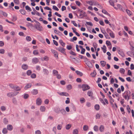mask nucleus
<instances>
[{
	"instance_id": "473e14b6",
	"label": "nucleus",
	"mask_w": 134,
	"mask_h": 134,
	"mask_svg": "<svg viewBox=\"0 0 134 134\" xmlns=\"http://www.w3.org/2000/svg\"><path fill=\"white\" fill-rule=\"evenodd\" d=\"M53 74L55 76H56L58 74V72L55 70H53Z\"/></svg>"
},
{
	"instance_id": "72a5a7b5",
	"label": "nucleus",
	"mask_w": 134,
	"mask_h": 134,
	"mask_svg": "<svg viewBox=\"0 0 134 134\" xmlns=\"http://www.w3.org/2000/svg\"><path fill=\"white\" fill-rule=\"evenodd\" d=\"M71 125L70 124H68L66 126V129L67 130H69L71 128Z\"/></svg>"
},
{
	"instance_id": "ddd939ff",
	"label": "nucleus",
	"mask_w": 134,
	"mask_h": 134,
	"mask_svg": "<svg viewBox=\"0 0 134 134\" xmlns=\"http://www.w3.org/2000/svg\"><path fill=\"white\" fill-rule=\"evenodd\" d=\"M38 93V90L37 89H34L32 90V93L33 95H36Z\"/></svg>"
},
{
	"instance_id": "a211bd4d",
	"label": "nucleus",
	"mask_w": 134,
	"mask_h": 134,
	"mask_svg": "<svg viewBox=\"0 0 134 134\" xmlns=\"http://www.w3.org/2000/svg\"><path fill=\"white\" fill-rule=\"evenodd\" d=\"M117 6L120 10H121L124 12L125 9H123V7H122L121 5L118 4L117 5Z\"/></svg>"
},
{
	"instance_id": "e433bc0d",
	"label": "nucleus",
	"mask_w": 134,
	"mask_h": 134,
	"mask_svg": "<svg viewBox=\"0 0 134 134\" xmlns=\"http://www.w3.org/2000/svg\"><path fill=\"white\" fill-rule=\"evenodd\" d=\"M93 129L94 131L97 132L98 130V127L97 126L95 125L93 127Z\"/></svg>"
},
{
	"instance_id": "680f3d73",
	"label": "nucleus",
	"mask_w": 134,
	"mask_h": 134,
	"mask_svg": "<svg viewBox=\"0 0 134 134\" xmlns=\"http://www.w3.org/2000/svg\"><path fill=\"white\" fill-rule=\"evenodd\" d=\"M99 100L103 104V105H105V103L104 102L103 100L101 98H100L99 99Z\"/></svg>"
},
{
	"instance_id": "f03ea898",
	"label": "nucleus",
	"mask_w": 134,
	"mask_h": 134,
	"mask_svg": "<svg viewBox=\"0 0 134 134\" xmlns=\"http://www.w3.org/2000/svg\"><path fill=\"white\" fill-rule=\"evenodd\" d=\"M82 90L83 91L87 90L90 89V87L87 84H82L81 87Z\"/></svg>"
},
{
	"instance_id": "c85d7f7f",
	"label": "nucleus",
	"mask_w": 134,
	"mask_h": 134,
	"mask_svg": "<svg viewBox=\"0 0 134 134\" xmlns=\"http://www.w3.org/2000/svg\"><path fill=\"white\" fill-rule=\"evenodd\" d=\"M132 42H129V44L131 46V47H130V49L132 51H133L134 47L133 44H132Z\"/></svg>"
},
{
	"instance_id": "f8f14e48",
	"label": "nucleus",
	"mask_w": 134,
	"mask_h": 134,
	"mask_svg": "<svg viewBox=\"0 0 134 134\" xmlns=\"http://www.w3.org/2000/svg\"><path fill=\"white\" fill-rule=\"evenodd\" d=\"M28 66L26 64H23L22 65L21 68L23 69L26 70L28 69Z\"/></svg>"
},
{
	"instance_id": "4468645a",
	"label": "nucleus",
	"mask_w": 134,
	"mask_h": 134,
	"mask_svg": "<svg viewBox=\"0 0 134 134\" xmlns=\"http://www.w3.org/2000/svg\"><path fill=\"white\" fill-rule=\"evenodd\" d=\"M43 72L44 75H48L49 74V71L48 70L46 69H43Z\"/></svg>"
},
{
	"instance_id": "8fccbe9b",
	"label": "nucleus",
	"mask_w": 134,
	"mask_h": 134,
	"mask_svg": "<svg viewBox=\"0 0 134 134\" xmlns=\"http://www.w3.org/2000/svg\"><path fill=\"white\" fill-rule=\"evenodd\" d=\"M32 73V71L31 70H29L27 71L26 74L27 75L30 76L31 75Z\"/></svg>"
},
{
	"instance_id": "393cba45",
	"label": "nucleus",
	"mask_w": 134,
	"mask_h": 134,
	"mask_svg": "<svg viewBox=\"0 0 134 134\" xmlns=\"http://www.w3.org/2000/svg\"><path fill=\"white\" fill-rule=\"evenodd\" d=\"M83 128L84 131H87L88 130L89 127L87 125H85L83 126Z\"/></svg>"
},
{
	"instance_id": "cd10ccee",
	"label": "nucleus",
	"mask_w": 134,
	"mask_h": 134,
	"mask_svg": "<svg viewBox=\"0 0 134 134\" xmlns=\"http://www.w3.org/2000/svg\"><path fill=\"white\" fill-rule=\"evenodd\" d=\"M59 43L63 47L65 46V43H64L62 40H59Z\"/></svg>"
},
{
	"instance_id": "5fc2aeb1",
	"label": "nucleus",
	"mask_w": 134,
	"mask_h": 134,
	"mask_svg": "<svg viewBox=\"0 0 134 134\" xmlns=\"http://www.w3.org/2000/svg\"><path fill=\"white\" fill-rule=\"evenodd\" d=\"M87 3L91 5H92L93 4V1H90L87 2Z\"/></svg>"
},
{
	"instance_id": "09e8293b",
	"label": "nucleus",
	"mask_w": 134,
	"mask_h": 134,
	"mask_svg": "<svg viewBox=\"0 0 134 134\" xmlns=\"http://www.w3.org/2000/svg\"><path fill=\"white\" fill-rule=\"evenodd\" d=\"M9 85L10 87H11V88H12V89H14V88H15L14 87L15 86L14 85V84H13L12 83H9Z\"/></svg>"
},
{
	"instance_id": "a878e982",
	"label": "nucleus",
	"mask_w": 134,
	"mask_h": 134,
	"mask_svg": "<svg viewBox=\"0 0 134 134\" xmlns=\"http://www.w3.org/2000/svg\"><path fill=\"white\" fill-rule=\"evenodd\" d=\"M126 11L127 14L129 16H130L132 15V12L131 11L128 9H126Z\"/></svg>"
},
{
	"instance_id": "58836bf2",
	"label": "nucleus",
	"mask_w": 134,
	"mask_h": 134,
	"mask_svg": "<svg viewBox=\"0 0 134 134\" xmlns=\"http://www.w3.org/2000/svg\"><path fill=\"white\" fill-rule=\"evenodd\" d=\"M26 10H29V12H31L32 10L31 9V8L28 5H26L25 7Z\"/></svg>"
},
{
	"instance_id": "052dcab7",
	"label": "nucleus",
	"mask_w": 134,
	"mask_h": 134,
	"mask_svg": "<svg viewBox=\"0 0 134 134\" xmlns=\"http://www.w3.org/2000/svg\"><path fill=\"white\" fill-rule=\"evenodd\" d=\"M53 9L54 10H56V11H58L59 10V9L57 8V7L55 5H53Z\"/></svg>"
},
{
	"instance_id": "c03bdc74",
	"label": "nucleus",
	"mask_w": 134,
	"mask_h": 134,
	"mask_svg": "<svg viewBox=\"0 0 134 134\" xmlns=\"http://www.w3.org/2000/svg\"><path fill=\"white\" fill-rule=\"evenodd\" d=\"M3 122L5 124H6L8 123V121L7 119L5 118L3 119Z\"/></svg>"
},
{
	"instance_id": "4c0bfd02",
	"label": "nucleus",
	"mask_w": 134,
	"mask_h": 134,
	"mask_svg": "<svg viewBox=\"0 0 134 134\" xmlns=\"http://www.w3.org/2000/svg\"><path fill=\"white\" fill-rule=\"evenodd\" d=\"M109 35L112 38H115V35L113 33V32L112 31L111 33H110Z\"/></svg>"
},
{
	"instance_id": "338daca9",
	"label": "nucleus",
	"mask_w": 134,
	"mask_h": 134,
	"mask_svg": "<svg viewBox=\"0 0 134 134\" xmlns=\"http://www.w3.org/2000/svg\"><path fill=\"white\" fill-rule=\"evenodd\" d=\"M66 48L68 50H70L72 48V46L71 45H67Z\"/></svg>"
},
{
	"instance_id": "6e6d98bb",
	"label": "nucleus",
	"mask_w": 134,
	"mask_h": 134,
	"mask_svg": "<svg viewBox=\"0 0 134 134\" xmlns=\"http://www.w3.org/2000/svg\"><path fill=\"white\" fill-rule=\"evenodd\" d=\"M33 53L34 55H36L38 54V53L37 50H35L33 51Z\"/></svg>"
},
{
	"instance_id": "774afa93",
	"label": "nucleus",
	"mask_w": 134,
	"mask_h": 134,
	"mask_svg": "<svg viewBox=\"0 0 134 134\" xmlns=\"http://www.w3.org/2000/svg\"><path fill=\"white\" fill-rule=\"evenodd\" d=\"M29 97L28 94H24L23 97L25 99H27Z\"/></svg>"
},
{
	"instance_id": "423d86ee",
	"label": "nucleus",
	"mask_w": 134,
	"mask_h": 134,
	"mask_svg": "<svg viewBox=\"0 0 134 134\" xmlns=\"http://www.w3.org/2000/svg\"><path fill=\"white\" fill-rule=\"evenodd\" d=\"M39 61L38 59L36 57H35L32 59V62L33 64H36Z\"/></svg>"
},
{
	"instance_id": "c9c22d12",
	"label": "nucleus",
	"mask_w": 134,
	"mask_h": 134,
	"mask_svg": "<svg viewBox=\"0 0 134 134\" xmlns=\"http://www.w3.org/2000/svg\"><path fill=\"white\" fill-rule=\"evenodd\" d=\"M94 108L96 110H98L99 109V106L98 104H96L94 106Z\"/></svg>"
},
{
	"instance_id": "dca6fc26",
	"label": "nucleus",
	"mask_w": 134,
	"mask_h": 134,
	"mask_svg": "<svg viewBox=\"0 0 134 134\" xmlns=\"http://www.w3.org/2000/svg\"><path fill=\"white\" fill-rule=\"evenodd\" d=\"M40 110L42 112H44L46 110V108L44 106H41L40 107Z\"/></svg>"
},
{
	"instance_id": "7c9ffc66",
	"label": "nucleus",
	"mask_w": 134,
	"mask_h": 134,
	"mask_svg": "<svg viewBox=\"0 0 134 134\" xmlns=\"http://www.w3.org/2000/svg\"><path fill=\"white\" fill-rule=\"evenodd\" d=\"M92 92L91 91H89L87 92V94L89 96H92Z\"/></svg>"
},
{
	"instance_id": "79ce46f5",
	"label": "nucleus",
	"mask_w": 134,
	"mask_h": 134,
	"mask_svg": "<svg viewBox=\"0 0 134 134\" xmlns=\"http://www.w3.org/2000/svg\"><path fill=\"white\" fill-rule=\"evenodd\" d=\"M77 39V37L76 36H74L72 38L70 39V41L71 42H73L74 41H76Z\"/></svg>"
},
{
	"instance_id": "f3484780",
	"label": "nucleus",
	"mask_w": 134,
	"mask_h": 134,
	"mask_svg": "<svg viewBox=\"0 0 134 134\" xmlns=\"http://www.w3.org/2000/svg\"><path fill=\"white\" fill-rule=\"evenodd\" d=\"M102 12L103 13L106 15H107L108 16H110V17L111 16V15H110V14L108 13V12L105 9H103L102 10Z\"/></svg>"
},
{
	"instance_id": "4d7b16f0",
	"label": "nucleus",
	"mask_w": 134,
	"mask_h": 134,
	"mask_svg": "<svg viewBox=\"0 0 134 134\" xmlns=\"http://www.w3.org/2000/svg\"><path fill=\"white\" fill-rule=\"evenodd\" d=\"M106 44L107 46H109L111 45V44L110 42L108 40L106 41Z\"/></svg>"
},
{
	"instance_id": "f257e3e1",
	"label": "nucleus",
	"mask_w": 134,
	"mask_h": 134,
	"mask_svg": "<svg viewBox=\"0 0 134 134\" xmlns=\"http://www.w3.org/2000/svg\"><path fill=\"white\" fill-rule=\"evenodd\" d=\"M87 16L86 13L83 11L81 13H80V15L77 17L79 18L83 19L84 17H86Z\"/></svg>"
},
{
	"instance_id": "49530a36",
	"label": "nucleus",
	"mask_w": 134,
	"mask_h": 134,
	"mask_svg": "<svg viewBox=\"0 0 134 134\" xmlns=\"http://www.w3.org/2000/svg\"><path fill=\"white\" fill-rule=\"evenodd\" d=\"M125 93H126V95L127 96H131V92L130 91L128 90L127 91H126Z\"/></svg>"
},
{
	"instance_id": "864d4df0",
	"label": "nucleus",
	"mask_w": 134,
	"mask_h": 134,
	"mask_svg": "<svg viewBox=\"0 0 134 134\" xmlns=\"http://www.w3.org/2000/svg\"><path fill=\"white\" fill-rule=\"evenodd\" d=\"M79 56H81V57H80V58L81 59H88L86 57V56H83L82 55H81L80 54L79 55Z\"/></svg>"
},
{
	"instance_id": "ea45409f",
	"label": "nucleus",
	"mask_w": 134,
	"mask_h": 134,
	"mask_svg": "<svg viewBox=\"0 0 134 134\" xmlns=\"http://www.w3.org/2000/svg\"><path fill=\"white\" fill-rule=\"evenodd\" d=\"M100 63L103 67L106 64V62L104 61H101Z\"/></svg>"
},
{
	"instance_id": "bf43d9fd",
	"label": "nucleus",
	"mask_w": 134,
	"mask_h": 134,
	"mask_svg": "<svg viewBox=\"0 0 134 134\" xmlns=\"http://www.w3.org/2000/svg\"><path fill=\"white\" fill-rule=\"evenodd\" d=\"M126 109L127 111L129 113H130V109L129 105H127L126 107Z\"/></svg>"
},
{
	"instance_id": "2f4dec72",
	"label": "nucleus",
	"mask_w": 134,
	"mask_h": 134,
	"mask_svg": "<svg viewBox=\"0 0 134 134\" xmlns=\"http://www.w3.org/2000/svg\"><path fill=\"white\" fill-rule=\"evenodd\" d=\"M109 2L111 5L114 7V2L112 0H109Z\"/></svg>"
},
{
	"instance_id": "20e7f679",
	"label": "nucleus",
	"mask_w": 134,
	"mask_h": 134,
	"mask_svg": "<svg viewBox=\"0 0 134 134\" xmlns=\"http://www.w3.org/2000/svg\"><path fill=\"white\" fill-rule=\"evenodd\" d=\"M56 49L57 50L60 52L61 53L65 55H66V52H65V49L64 48H61V47H59L56 48Z\"/></svg>"
},
{
	"instance_id": "3c124183",
	"label": "nucleus",
	"mask_w": 134,
	"mask_h": 134,
	"mask_svg": "<svg viewBox=\"0 0 134 134\" xmlns=\"http://www.w3.org/2000/svg\"><path fill=\"white\" fill-rule=\"evenodd\" d=\"M100 115L99 113L97 114L96 116V119H99L100 118Z\"/></svg>"
},
{
	"instance_id": "c756f323",
	"label": "nucleus",
	"mask_w": 134,
	"mask_h": 134,
	"mask_svg": "<svg viewBox=\"0 0 134 134\" xmlns=\"http://www.w3.org/2000/svg\"><path fill=\"white\" fill-rule=\"evenodd\" d=\"M60 112L63 115H65L66 114V111L64 109H60Z\"/></svg>"
},
{
	"instance_id": "e2e57ef3",
	"label": "nucleus",
	"mask_w": 134,
	"mask_h": 134,
	"mask_svg": "<svg viewBox=\"0 0 134 134\" xmlns=\"http://www.w3.org/2000/svg\"><path fill=\"white\" fill-rule=\"evenodd\" d=\"M2 14L3 15V16L4 17H7V13L5 12L2 11Z\"/></svg>"
},
{
	"instance_id": "9b49d317",
	"label": "nucleus",
	"mask_w": 134,
	"mask_h": 134,
	"mask_svg": "<svg viewBox=\"0 0 134 134\" xmlns=\"http://www.w3.org/2000/svg\"><path fill=\"white\" fill-rule=\"evenodd\" d=\"M7 128L8 130L11 131L13 129V126L9 124L7 125Z\"/></svg>"
},
{
	"instance_id": "b1692460",
	"label": "nucleus",
	"mask_w": 134,
	"mask_h": 134,
	"mask_svg": "<svg viewBox=\"0 0 134 134\" xmlns=\"http://www.w3.org/2000/svg\"><path fill=\"white\" fill-rule=\"evenodd\" d=\"M75 72L77 75H79L81 76H82L83 75L82 72L78 70L76 71Z\"/></svg>"
},
{
	"instance_id": "7ed1b4c3",
	"label": "nucleus",
	"mask_w": 134,
	"mask_h": 134,
	"mask_svg": "<svg viewBox=\"0 0 134 134\" xmlns=\"http://www.w3.org/2000/svg\"><path fill=\"white\" fill-rule=\"evenodd\" d=\"M52 53L54 54V57L56 59L58 58V52L55 50L53 49H51Z\"/></svg>"
},
{
	"instance_id": "39448f33",
	"label": "nucleus",
	"mask_w": 134,
	"mask_h": 134,
	"mask_svg": "<svg viewBox=\"0 0 134 134\" xmlns=\"http://www.w3.org/2000/svg\"><path fill=\"white\" fill-rule=\"evenodd\" d=\"M35 27L37 30L39 31H42L43 30L42 27L40 24H36L35 25Z\"/></svg>"
},
{
	"instance_id": "0e129e2a",
	"label": "nucleus",
	"mask_w": 134,
	"mask_h": 134,
	"mask_svg": "<svg viewBox=\"0 0 134 134\" xmlns=\"http://www.w3.org/2000/svg\"><path fill=\"white\" fill-rule=\"evenodd\" d=\"M104 36L106 39H110V38L109 37V36L108 35L107 33H106L104 34Z\"/></svg>"
},
{
	"instance_id": "6e6552de",
	"label": "nucleus",
	"mask_w": 134,
	"mask_h": 134,
	"mask_svg": "<svg viewBox=\"0 0 134 134\" xmlns=\"http://www.w3.org/2000/svg\"><path fill=\"white\" fill-rule=\"evenodd\" d=\"M58 93L60 96H69V94L68 93L65 92H58Z\"/></svg>"
},
{
	"instance_id": "5701e85b",
	"label": "nucleus",
	"mask_w": 134,
	"mask_h": 134,
	"mask_svg": "<svg viewBox=\"0 0 134 134\" xmlns=\"http://www.w3.org/2000/svg\"><path fill=\"white\" fill-rule=\"evenodd\" d=\"M7 96L8 97H13V92H9L7 93Z\"/></svg>"
},
{
	"instance_id": "9d476101",
	"label": "nucleus",
	"mask_w": 134,
	"mask_h": 134,
	"mask_svg": "<svg viewBox=\"0 0 134 134\" xmlns=\"http://www.w3.org/2000/svg\"><path fill=\"white\" fill-rule=\"evenodd\" d=\"M31 86V83H27L24 87V89L26 90L29 88H30Z\"/></svg>"
},
{
	"instance_id": "2eb2a0df",
	"label": "nucleus",
	"mask_w": 134,
	"mask_h": 134,
	"mask_svg": "<svg viewBox=\"0 0 134 134\" xmlns=\"http://www.w3.org/2000/svg\"><path fill=\"white\" fill-rule=\"evenodd\" d=\"M100 131L101 132H104V127L103 125H101L99 127Z\"/></svg>"
},
{
	"instance_id": "13d9d810",
	"label": "nucleus",
	"mask_w": 134,
	"mask_h": 134,
	"mask_svg": "<svg viewBox=\"0 0 134 134\" xmlns=\"http://www.w3.org/2000/svg\"><path fill=\"white\" fill-rule=\"evenodd\" d=\"M106 31L109 34L110 33H111L112 31L110 30L109 28H107L106 29Z\"/></svg>"
},
{
	"instance_id": "a19ab883",
	"label": "nucleus",
	"mask_w": 134,
	"mask_h": 134,
	"mask_svg": "<svg viewBox=\"0 0 134 134\" xmlns=\"http://www.w3.org/2000/svg\"><path fill=\"white\" fill-rule=\"evenodd\" d=\"M119 72L121 74H124L125 72V70L123 68H121L120 69Z\"/></svg>"
},
{
	"instance_id": "bb28decb",
	"label": "nucleus",
	"mask_w": 134,
	"mask_h": 134,
	"mask_svg": "<svg viewBox=\"0 0 134 134\" xmlns=\"http://www.w3.org/2000/svg\"><path fill=\"white\" fill-rule=\"evenodd\" d=\"M86 64L88 67L91 68H92V65L91 63L90 62H88L87 63H86Z\"/></svg>"
},
{
	"instance_id": "37998d69",
	"label": "nucleus",
	"mask_w": 134,
	"mask_h": 134,
	"mask_svg": "<svg viewBox=\"0 0 134 134\" xmlns=\"http://www.w3.org/2000/svg\"><path fill=\"white\" fill-rule=\"evenodd\" d=\"M21 14L23 15H24L25 14L26 11L24 10L20 9L19 10Z\"/></svg>"
},
{
	"instance_id": "a18cd8bd",
	"label": "nucleus",
	"mask_w": 134,
	"mask_h": 134,
	"mask_svg": "<svg viewBox=\"0 0 134 134\" xmlns=\"http://www.w3.org/2000/svg\"><path fill=\"white\" fill-rule=\"evenodd\" d=\"M80 102L81 103H83L85 102V99L83 98H80Z\"/></svg>"
},
{
	"instance_id": "de8ad7c7",
	"label": "nucleus",
	"mask_w": 134,
	"mask_h": 134,
	"mask_svg": "<svg viewBox=\"0 0 134 134\" xmlns=\"http://www.w3.org/2000/svg\"><path fill=\"white\" fill-rule=\"evenodd\" d=\"M54 32L55 33L57 34H62V33L61 32H60L59 31L56 30L55 29H54Z\"/></svg>"
},
{
	"instance_id": "412c9836",
	"label": "nucleus",
	"mask_w": 134,
	"mask_h": 134,
	"mask_svg": "<svg viewBox=\"0 0 134 134\" xmlns=\"http://www.w3.org/2000/svg\"><path fill=\"white\" fill-rule=\"evenodd\" d=\"M7 128H4L2 130V132L3 134H6L8 132V131Z\"/></svg>"
},
{
	"instance_id": "6ab92c4d",
	"label": "nucleus",
	"mask_w": 134,
	"mask_h": 134,
	"mask_svg": "<svg viewBox=\"0 0 134 134\" xmlns=\"http://www.w3.org/2000/svg\"><path fill=\"white\" fill-rule=\"evenodd\" d=\"M14 87V88L13 89L16 91H20L21 90V88L19 86H17L16 85Z\"/></svg>"
},
{
	"instance_id": "f704fd0d",
	"label": "nucleus",
	"mask_w": 134,
	"mask_h": 134,
	"mask_svg": "<svg viewBox=\"0 0 134 134\" xmlns=\"http://www.w3.org/2000/svg\"><path fill=\"white\" fill-rule=\"evenodd\" d=\"M26 40L28 41H30L32 40V39L31 37L30 36H26Z\"/></svg>"
},
{
	"instance_id": "aec40b11",
	"label": "nucleus",
	"mask_w": 134,
	"mask_h": 134,
	"mask_svg": "<svg viewBox=\"0 0 134 134\" xmlns=\"http://www.w3.org/2000/svg\"><path fill=\"white\" fill-rule=\"evenodd\" d=\"M96 74L97 73L96 70H94L93 72H92L91 73L90 75L92 77H95V76Z\"/></svg>"
},
{
	"instance_id": "0eeeda50",
	"label": "nucleus",
	"mask_w": 134,
	"mask_h": 134,
	"mask_svg": "<svg viewBox=\"0 0 134 134\" xmlns=\"http://www.w3.org/2000/svg\"><path fill=\"white\" fill-rule=\"evenodd\" d=\"M60 109L58 107H57L54 108V111L58 114L60 112Z\"/></svg>"
},
{
	"instance_id": "1a4fd4ad",
	"label": "nucleus",
	"mask_w": 134,
	"mask_h": 134,
	"mask_svg": "<svg viewBox=\"0 0 134 134\" xmlns=\"http://www.w3.org/2000/svg\"><path fill=\"white\" fill-rule=\"evenodd\" d=\"M42 102V100L41 99L39 98H38L36 100V104L38 105H40L41 104Z\"/></svg>"
},
{
	"instance_id": "69168bd1",
	"label": "nucleus",
	"mask_w": 134,
	"mask_h": 134,
	"mask_svg": "<svg viewBox=\"0 0 134 134\" xmlns=\"http://www.w3.org/2000/svg\"><path fill=\"white\" fill-rule=\"evenodd\" d=\"M35 134H41V132L40 130H37L35 131Z\"/></svg>"
},
{
	"instance_id": "4be33fe9",
	"label": "nucleus",
	"mask_w": 134,
	"mask_h": 134,
	"mask_svg": "<svg viewBox=\"0 0 134 134\" xmlns=\"http://www.w3.org/2000/svg\"><path fill=\"white\" fill-rule=\"evenodd\" d=\"M79 129H74L72 131V134H78L79 133Z\"/></svg>"
},
{
	"instance_id": "603ef678",
	"label": "nucleus",
	"mask_w": 134,
	"mask_h": 134,
	"mask_svg": "<svg viewBox=\"0 0 134 134\" xmlns=\"http://www.w3.org/2000/svg\"><path fill=\"white\" fill-rule=\"evenodd\" d=\"M31 77L33 79L35 78L36 77V75L35 73H33L31 75Z\"/></svg>"
}]
</instances>
